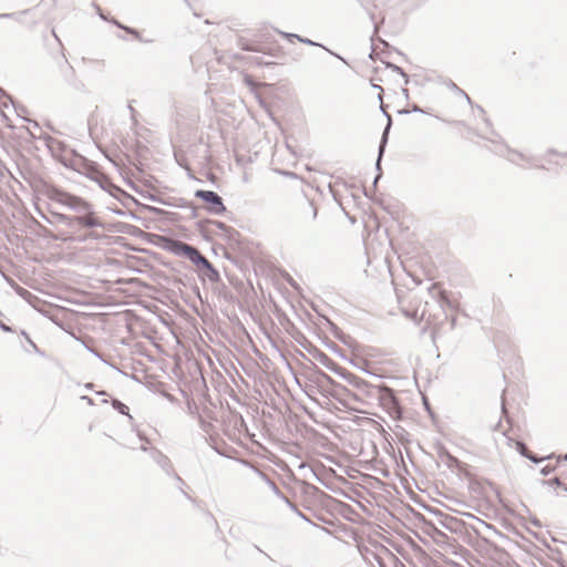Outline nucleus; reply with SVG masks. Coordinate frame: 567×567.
<instances>
[{
  "label": "nucleus",
  "instance_id": "nucleus-1",
  "mask_svg": "<svg viewBox=\"0 0 567 567\" xmlns=\"http://www.w3.org/2000/svg\"><path fill=\"white\" fill-rule=\"evenodd\" d=\"M241 49L246 51L261 52L264 54L278 56L282 54L281 47L269 33H259L257 40L251 44L241 43Z\"/></svg>",
  "mask_w": 567,
  "mask_h": 567
},
{
  "label": "nucleus",
  "instance_id": "nucleus-2",
  "mask_svg": "<svg viewBox=\"0 0 567 567\" xmlns=\"http://www.w3.org/2000/svg\"><path fill=\"white\" fill-rule=\"evenodd\" d=\"M166 248L175 254L186 256L192 262L209 267V261L194 247L178 240H167Z\"/></svg>",
  "mask_w": 567,
  "mask_h": 567
},
{
  "label": "nucleus",
  "instance_id": "nucleus-3",
  "mask_svg": "<svg viewBox=\"0 0 567 567\" xmlns=\"http://www.w3.org/2000/svg\"><path fill=\"white\" fill-rule=\"evenodd\" d=\"M195 196L204 200L208 205L207 209L214 214H223L226 210L221 198L215 192L197 190Z\"/></svg>",
  "mask_w": 567,
  "mask_h": 567
},
{
  "label": "nucleus",
  "instance_id": "nucleus-4",
  "mask_svg": "<svg viewBox=\"0 0 567 567\" xmlns=\"http://www.w3.org/2000/svg\"><path fill=\"white\" fill-rule=\"evenodd\" d=\"M515 446H516V449L519 451V453H520L522 455H524L525 457H527V458L532 460V461H533V462H535V463H538V462H540V461H543V460H544V457H536L535 455H533V454L528 451V449L526 447V445H525L524 443H522V442H515Z\"/></svg>",
  "mask_w": 567,
  "mask_h": 567
},
{
  "label": "nucleus",
  "instance_id": "nucleus-5",
  "mask_svg": "<svg viewBox=\"0 0 567 567\" xmlns=\"http://www.w3.org/2000/svg\"><path fill=\"white\" fill-rule=\"evenodd\" d=\"M430 292L431 293L437 292L440 299L443 302H449L447 292L442 288L441 284H439V282L433 284L430 288Z\"/></svg>",
  "mask_w": 567,
  "mask_h": 567
},
{
  "label": "nucleus",
  "instance_id": "nucleus-6",
  "mask_svg": "<svg viewBox=\"0 0 567 567\" xmlns=\"http://www.w3.org/2000/svg\"><path fill=\"white\" fill-rule=\"evenodd\" d=\"M114 406L123 414H126L127 406L121 402L115 401Z\"/></svg>",
  "mask_w": 567,
  "mask_h": 567
},
{
  "label": "nucleus",
  "instance_id": "nucleus-7",
  "mask_svg": "<svg viewBox=\"0 0 567 567\" xmlns=\"http://www.w3.org/2000/svg\"><path fill=\"white\" fill-rule=\"evenodd\" d=\"M82 220L87 226H93L95 224L91 217L83 218Z\"/></svg>",
  "mask_w": 567,
  "mask_h": 567
},
{
  "label": "nucleus",
  "instance_id": "nucleus-8",
  "mask_svg": "<svg viewBox=\"0 0 567 567\" xmlns=\"http://www.w3.org/2000/svg\"><path fill=\"white\" fill-rule=\"evenodd\" d=\"M429 279H434L435 278V274H434V269H432L431 271H429Z\"/></svg>",
  "mask_w": 567,
  "mask_h": 567
},
{
  "label": "nucleus",
  "instance_id": "nucleus-9",
  "mask_svg": "<svg viewBox=\"0 0 567 567\" xmlns=\"http://www.w3.org/2000/svg\"><path fill=\"white\" fill-rule=\"evenodd\" d=\"M543 473H544V474H547V473H548V468H546V467H545V468L543 470Z\"/></svg>",
  "mask_w": 567,
  "mask_h": 567
},
{
  "label": "nucleus",
  "instance_id": "nucleus-10",
  "mask_svg": "<svg viewBox=\"0 0 567 567\" xmlns=\"http://www.w3.org/2000/svg\"><path fill=\"white\" fill-rule=\"evenodd\" d=\"M125 31L130 32V33H134L133 31H131L128 28H125Z\"/></svg>",
  "mask_w": 567,
  "mask_h": 567
}]
</instances>
